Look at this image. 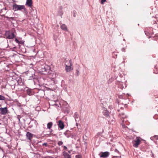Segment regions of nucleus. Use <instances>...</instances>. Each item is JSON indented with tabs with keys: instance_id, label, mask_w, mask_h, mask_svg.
I'll list each match as a JSON object with an SVG mask.
<instances>
[{
	"instance_id": "nucleus-5",
	"label": "nucleus",
	"mask_w": 158,
	"mask_h": 158,
	"mask_svg": "<svg viewBox=\"0 0 158 158\" xmlns=\"http://www.w3.org/2000/svg\"><path fill=\"white\" fill-rule=\"evenodd\" d=\"M109 155V153L108 152H101L100 153L99 155L100 157L106 158L108 157Z\"/></svg>"
},
{
	"instance_id": "nucleus-12",
	"label": "nucleus",
	"mask_w": 158,
	"mask_h": 158,
	"mask_svg": "<svg viewBox=\"0 0 158 158\" xmlns=\"http://www.w3.org/2000/svg\"><path fill=\"white\" fill-rule=\"evenodd\" d=\"M32 0H27L26 5L31 7L32 6Z\"/></svg>"
},
{
	"instance_id": "nucleus-11",
	"label": "nucleus",
	"mask_w": 158,
	"mask_h": 158,
	"mask_svg": "<svg viewBox=\"0 0 158 158\" xmlns=\"http://www.w3.org/2000/svg\"><path fill=\"white\" fill-rule=\"evenodd\" d=\"M58 125L59 127L61 129H62L64 128V123L61 120H60L59 121Z\"/></svg>"
},
{
	"instance_id": "nucleus-35",
	"label": "nucleus",
	"mask_w": 158,
	"mask_h": 158,
	"mask_svg": "<svg viewBox=\"0 0 158 158\" xmlns=\"http://www.w3.org/2000/svg\"><path fill=\"white\" fill-rule=\"evenodd\" d=\"M122 126H123H123H124V125H125V124H123H123H122Z\"/></svg>"
},
{
	"instance_id": "nucleus-14",
	"label": "nucleus",
	"mask_w": 158,
	"mask_h": 158,
	"mask_svg": "<svg viewBox=\"0 0 158 158\" xmlns=\"http://www.w3.org/2000/svg\"><path fill=\"white\" fill-rule=\"evenodd\" d=\"M26 91L27 94L29 96L33 94L32 90L31 89L28 88L26 90Z\"/></svg>"
},
{
	"instance_id": "nucleus-24",
	"label": "nucleus",
	"mask_w": 158,
	"mask_h": 158,
	"mask_svg": "<svg viewBox=\"0 0 158 158\" xmlns=\"http://www.w3.org/2000/svg\"><path fill=\"white\" fill-rule=\"evenodd\" d=\"M63 144V142L61 141H59L58 143V145L59 146L62 145Z\"/></svg>"
},
{
	"instance_id": "nucleus-10",
	"label": "nucleus",
	"mask_w": 158,
	"mask_h": 158,
	"mask_svg": "<svg viewBox=\"0 0 158 158\" xmlns=\"http://www.w3.org/2000/svg\"><path fill=\"white\" fill-rule=\"evenodd\" d=\"M57 76L58 75L56 73L53 72L52 73H51L50 74L49 77L51 78L54 79L56 78Z\"/></svg>"
},
{
	"instance_id": "nucleus-38",
	"label": "nucleus",
	"mask_w": 158,
	"mask_h": 158,
	"mask_svg": "<svg viewBox=\"0 0 158 158\" xmlns=\"http://www.w3.org/2000/svg\"><path fill=\"white\" fill-rule=\"evenodd\" d=\"M145 34H146V35H147V33L146 32V33H145Z\"/></svg>"
},
{
	"instance_id": "nucleus-7",
	"label": "nucleus",
	"mask_w": 158,
	"mask_h": 158,
	"mask_svg": "<svg viewBox=\"0 0 158 158\" xmlns=\"http://www.w3.org/2000/svg\"><path fill=\"white\" fill-rule=\"evenodd\" d=\"M65 69L67 72H69L73 69V65L65 66Z\"/></svg>"
},
{
	"instance_id": "nucleus-29",
	"label": "nucleus",
	"mask_w": 158,
	"mask_h": 158,
	"mask_svg": "<svg viewBox=\"0 0 158 158\" xmlns=\"http://www.w3.org/2000/svg\"><path fill=\"white\" fill-rule=\"evenodd\" d=\"M63 147L65 150H66L67 149V147L65 146H63Z\"/></svg>"
},
{
	"instance_id": "nucleus-8",
	"label": "nucleus",
	"mask_w": 158,
	"mask_h": 158,
	"mask_svg": "<svg viewBox=\"0 0 158 158\" xmlns=\"http://www.w3.org/2000/svg\"><path fill=\"white\" fill-rule=\"evenodd\" d=\"M60 27L61 29L64 31H68V29L66 25L64 24H61Z\"/></svg>"
},
{
	"instance_id": "nucleus-15",
	"label": "nucleus",
	"mask_w": 158,
	"mask_h": 158,
	"mask_svg": "<svg viewBox=\"0 0 158 158\" xmlns=\"http://www.w3.org/2000/svg\"><path fill=\"white\" fill-rule=\"evenodd\" d=\"M63 155L65 158H71V156L68 154L66 152H63Z\"/></svg>"
},
{
	"instance_id": "nucleus-19",
	"label": "nucleus",
	"mask_w": 158,
	"mask_h": 158,
	"mask_svg": "<svg viewBox=\"0 0 158 158\" xmlns=\"http://www.w3.org/2000/svg\"><path fill=\"white\" fill-rule=\"evenodd\" d=\"M79 74H80V72H79V68H78V69H76V75L77 76H78L79 75Z\"/></svg>"
},
{
	"instance_id": "nucleus-33",
	"label": "nucleus",
	"mask_w": 158,
	"mask_h": 158,
	"mask_svg": "<svg viewBox=\"0 0 158 158\" xmlns=\"http://www.w3.org/2000/svg\"><path fill=\"white\" fill-rule=\"evenodd\" d=\"M78 124L77 123H76V125L77 126L78 125Z\"/></svg>"
},
{
	"instance_id": "nucleus-4",
	"label": "nucleus",
	"mask_w": 158,
	"mask_h": 158,
	"mask_svg": "<svg viewBox=\"0 0 158 158\" xmlns=\"http://www.w3.org/2000/svg\"><path fill=\"white\" fill-rule=\"evenodd\" d=\"M5 36L6 38L8 39H12L15 37L14 34L13 33L10 32L9 31L6 32Z\"/></svg>"
},
{
	"instance_id": "nucleus-17",
	"label": "nucleus",
	"mask_w": 158,
	"mask_h": 158,
	"mask_svg": "<svg viewBox=\"0 0 158 158\" xmlns=\"http://www.w3.org/2000/svg\"><path fill=\"white\" fill-rule=\"evenodd\" d=\"M74 117L76 122H77L78 120H79L80 118H79V115L77 113H75L74 114Z\"/></svg>"
},
{
	"instance_id": "nucleus-22",
	"label": "nucleus",
	"mask_w": 158,
	"mask_h": 158,
	"mask_svg": "<svg viewBox=\"0 0 158 158\" xmlns=\"http://www.w3.org/2000/svg\"><path fill=\"white\" fill-rule=\"evenodd\" d=\"M5 99V98L1 95H0V100H4Z\"/></svg>"
},
{
	"instance_id": "nucleus-37",
	"label": "nucleus",
	"mask_w": 158,
	"mask_h": 158,
	"mask_svg": "<svg viewBox=\"0 0 158 158\" xmlns=\"http://www.w3.org/2000/svg\"><path fill=\"white\" fill-rule=\"evenodd\" d=\"M122 121L123 123L124 120H122Z\"/></svg>"
},
{
	"instance_id": "nucleus-21",
	"label": "nucleus",
	"mask_w": 158,
	"mask_h": 158,
	"mask_svg": "<svg viewBox=\"0 0 158 158\" xmlns=\"http://www.w3.org/2000/svg\"><path fill=\"white\" fill-rule=\"evenodd\" d=\"M119 87L122 89H123L124 88L123 83L122 82L120 83L119 84Z\"/></svg>"
},
{
	"instance_id": "nucleus-20",
	"label": "nucleus",
	"mask_w": 158,
	"mask_h": 158,
	"mask_svg": "<svg viewBox=\"0 0 158 158\" xmlns=\"http://www.w3.org/2000/svg\"><path fill=\"white\" fill-rule=\"evenodd\" d=\"M120 115L121 118H125L126 117V116L124 115V114L123 113H121L120 114Z\"/></svg>"
},
{
	"instance_id": "nucleus-26",
	"label": "nucleus",
	"mask_w": 158,
	"mask_h": 158,
	"mask_svg": "<svg viewBox=\"0 0 158 158\" xmlns=\"http://www.w3.org/2000/svg\"><path fill=\"white\" fill-rule=\"evenodd\" d=\"M106 1V0H101V3L103 4L104 2Z\"/></svg>"
},
{
	"instance_id": "nucleus-9",
	"label": "nucleus",
	"mask_w": 158,
	"mask_h": 158,
	"mask_svg": "<svg viewBox=\"0 0 158 158\" xmlns=\"http://www.w3.org/2000/svg\"><path fill=\"white\" fill-rule=\"evenodd\" d=\"M26 135L27 138L29 140L31 141L33 135L29 132H27Z\"/></svg>"
},
{
	"instance_id": "nucleus-34",
	"label": "nucleus",
	"mask_w": 158,
	"mask_h": 158,
	"mask_svg": "<svg viewBox=\"0 0 158 158\" xmlns=\"http://www.w3.org/2000/svg\"><path fill=\"white\" fill-rule=\"evenodd\" d=\"M71 137H72V138H73V135H71Z\"/></svg>"
},
{
	"instance_id": "nucleus-36",
	"label": "nucleus",
	"mask_w": 158,
	"mask_h": 158,
	"mask_svg": "<svg viewBox=\"0 0 158 158\" xmlns=\"http://www.w3.org/2000/svg\"><path fill=\"white\" fill-rule=\"evenodd\" d=\"M68 152H69V153H71V152H70V151H68Z\"/></svg>"
},
{
	"instance_id": "nucleus-31",
	"label": "nucleus",
	"mask_w": 158,
	"mask_h": 158,
	"mask_svg": "<svg viewBox=\"0 0 158 158\" xmlns=\"http://www.w3.org/2000/svg\"><path fill=\"white\" fill-rule=\"evenodd\" d=\"M76 157V158H80V156L79 155H77Z\"/></svg>"
},
{
	"instance_id": "nucleus-27",
	"label": "nucleus",
	"mask_w": 158,
	"mask_h": 158,
	"mask_svg": "<svg viewBox=\"0 0 158 158\" xmlns=\"http://www.w3.org/2000/svg\"><path fill=\"white\" fill-rule=\"evenodd\" d=\"M122 51L123 52H125V48H123L122 49Z\"/></svg>"
},
{
	"instance_id": "nucleus-30",
	"label": "nucleus",
	"mask_w": 158,
	"mask_h": 158,
	"mask_svg": "<svg viewBox=\"0 0 158 158\" xmlns=\"http://www.w3.org/2000/svg\"><path fill=\"white\" fill-rule=\"evenodd\" d=\"M42 145H45V146H46L47 145V143H44Z\"/></svg>"
},
{
	"instance_id": "nucleus-16",
	"label": "nucleus",
	"mask_w": 158,
	"mask_h": 158,
	"mask_svg": "<svg viewBox=\"0 0 158 158\" xmlns=\"http://www.w3.org/2000/svg\"><path fill=\"white\" fill-rule=\"evenodd\" d=\"M65 66H73V64L71 60H69V61L67 60L66 61L65 64Z\"/></svg>"
},
{
	"instance_id": "nucleus-32",
	"label": "nucleus",
	"mask_w": 158,
	"mask_h": 158,
	"mask_svg": "<svg viewBox=\"0 0 158 158\" xmlns=\"http://www.w3.org/2000/svg\"><path fill=\"white\" fill-rule=\"evenodd\" d=\"M115 152L117 153H118V151L117 149L115 150Z\"/></svg>"
},
{
	"instance_id": "nucleus-25",
	"label": "nucleus",
	"mask_w": 158,
	"mask_h": 158,
	"mask_svg": "<svg viewBox=\"0 0 158 158\" xmlns=\"http://www.w3.org/2000/svg\"><path fill=\"white\" fill-rule=\"evenodd\" d=\"M113 81V79L112 78H110L109 79L108 81V82L109 83H111Z\"/></svg>"
},
{
	"instance_id": "nucleus-2",
	"label": "nucleus",
	"mask_w": 158,
	"mask_h": 158,
	"mask_svg": "<svg viewBox=\"0 0 158 158\" xmlns=\"http://www.w3.org/2000/svg\"><path fill=\"white\" fill-rule=\"evenodd\" d=\"M22 9L25 10V6L23 5H19L16 4H15L13 6V10L14 11H16L17 10H20Z\"/></svg>"
},
{
	"instance_id": "nucleus-28",
	"label": "nucleus",
	"mask_w": 158,
	"mask_h": 158,
	"mask_svg": "<svg viewBox=\"0 0 158 158\" xmlns=\"http://www.w3.org/2000/svg\"><path fill=\"white\" fill-rule=\"evenodd\" d=\"M15 41L18 43H19V41L17 39H15Z\"/></svg>"
},
{
	"instance_id": "nucleus-6",
	"label": "nucleus",
	"mask_w": 158,
	"mask_h": 158,
	"mask_svg": "<svg viewBox=\"0 0 158 158\" xmlns=\"http://www.w3.org/2000/svg\"><path fill=\"white\" fill-rule=\"evenodd\" d=\"M0 114H1L5 115L6 114L8 111L7 108V107L4 108H0Z\"/></svg>"
},
{
	"instance_id": "nucleus-3",
	"label": "nucleus",
	"mask_w": 158,
	"mask_h": 158,
	"mask_svg": "<svg viewBox=\"0 0 158 158\" xmlns=\"http://www.w3.org/2000/svg\"><path fill=\"white\" fill-rule=\"evenodd\" d=\"M141 139L140 137H137L132 142L133 146L134 147L137 148L139 145L140 143Z\"/></svg>"
},
{
	"instance_id": "nucleus-1",
	"label": "nucleus",
	"mask_w": 158,
	"mask_h": 158,
	"mask_svg": "<svg viewBox=\"0 0 158 158\" xmlns=\"http://www.w3.org/2000/svg\"><path fill=\"white\" fill-rule=\"evenodd\" d=\"M50 69L49 67L47 65L43 66L40 70V72L43 74H46L48 72Z\"/></svg>"
},
{
	"instance_id": "nucleus-23",
	"label": "nucleus",
	"mask_w": 158,
	"mask_h": 158,
	"mask_svg": "<svg viewBox=\"0 0 158 158\" xmlns=\"http://www.w3.org/2000/svg\"><path fill=\"white\" fill-rule=\"evenodd\" d=\"M153 138H155L156 139H158V136L155 135L153 137H151V140H153Z\"/></svg>"
},
{
	"instance_id": "nucleus-18",
	"label": "nucleus",
	"mask_w": 158,
	"mask_h": 158,
	"mask_svg": "<svg viewBox=\"0 0 158 158\" xmlns=\"http://www.w3.org/2000/svg\"><path fill=\"white\" fill-rule=\"evenodd\" d=\"M52 125V122H49L47 124V128L50 129Z\"/></svg>"
},
{
	"instance_id": "nucleus-13",
	"label": "nucleus",
	"mask_w": 158,
	"mask_h": 158,
	"mask_svg": "<svg viewBox=\"0 0 158 158\" xmlns=\"http://www.w3.org/2000/svg\"><path fill=\"white\" fill-rule=\"evenodd\" d=\"M103 115L106 117H108L109 115V112L106 109L103 110Z\"/></svg>"
}]
</instances>
